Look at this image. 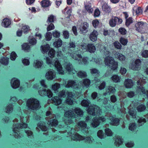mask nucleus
Instances as JSON below:
<instances>
[{"label":"nucleus","instance_id":"nucleus-58","mask_svg":"<svg viewBox=\"0 0 148 148\" xmlns=\"http://www.w3.org/2000/svg\"><path fill=\"white\" fill-rule=\"evenodd\" d=\"M127 71V69L123 67H121L120 70V73L122 75H124L125 74Z\"/></svg>","mask_w":148,"mask_h":148},{"label":"nucleus","instance_id":"nucleus-35","mask_svg":"<svg viewBox=\"0 0 148 148\" xmlns=\"http://www.w3.org/2000/svg\"><path fill=\"white\" fill-rule=\"evenodd\" d=\"M50 47L49 45H46L45 46H41V50L44 53L47 52L50 49Z\"/></svg>","mask_w":148,"mask_h":148},{"label":"nucleus","instance_id":"nucleus-36","mask_svg":"<svg viewBox=\"0 0 148 148\" xmlns=\"http://www.w3.org/2000/svg\"><path fill=\"white\" fill-rule=\"evenodd\" d=\"M122 140L119 136H118L116 138V140L114 142V144L116 146H119L122 143Z\"/></svg>","mask_w":148,"mask_h":148},{"label":"nucleus","instance_id":"nucleus-12","mask_svg":"<svg viewBox=\"0 0 148 148\" xmlns=\"http://www.w3.org/2000/svg\"><path fill=\"white\" fill-rule=\"evenodd\" d=\"M37 126L42 132H46L48 130V127L45 125V123L44 121H40L37 124Z\"/></svg>","mask_w":148,"mask_h":148},{"label":"nucleus","instance_id":"nucleus-11","mask_svg":"<svg viewBox=\"0 0 148 148\" xmlns=\"http://www.w3.org/2000/svg\"><path fill=\"white\" fill-rule=\"evenodd\" d=\"M128 129L131 132L136 133L137 131V126L135 122L130 123L128 125Z\"/></svg>","mask_w":148,"mask_h":148},{"label":"nucleus","instance_id":"nucleus-51","mask_svg":"<svg viewBox=\"0 0 148 148\" xmlns=\"http://www.w3.org/2000/svg\"><path fill=\"white\" fill-rule=\"evenodd\" d=\"M141 55L143 57L147 58L148 57V50H145L142 51Z\"/></svg>","mask_w":148,"mask_h":148},{"label":"nucleus","instance_id":"nucleus-22","mask_svg":"<svg viewBox=\"0 0 148 148\" xmlns=\"http://www.w3.org/2000/svg\"><path fill=\"white\" fill-rule=\"evenodd\" d=\"M9 59L8 58L2 57L0 60V62L3 65H7L8 64Z\"/></svg>","mask_w":148,"mask_h":148},{"label":"nucleus","instance_id":"nucleus-56","mask_svg":"<svg viewBox=\"0 0 148 148\" xmlns=\"http://www.w3.org/2000/svg\"><path fill=\"white\" fill-rule=\"evenodd\" d=\"M146 122V119L145 118H143V117L139 118L138 120V123L141 125H143L144 123H145Z\"/></svg>","mask_w":148,"mask_h":148},{"label":"nucleus","instance_id":"nucleus-45","mask_svg":"<svg viewBox=\"0 0 148 148\" xmlns=\"http://www.w3.org/2000/svg\"><path fill=\"white\" fill-rule=\"evenodd\" d=\"M108 89V92L109 95L110 94H114L116 90L115 87H114L111 86H110L109 87Z\"/></svg>","mask_w":148,"mask_h":148},{"label":"nucleus","instance_id":"nucleus-64","mask_svg":"<svg viewBox=\"0 0 148 148\" xmlns=\"http://www.w3.org/2000/svg\"><path fill=\"white\" fill-rule=\"evenodd\" d=\"M99 23V22L97 19L94 20L92 22V25L95 28H96L97 26Z\"/></svg>","mask_w":148,"mask_h":148},{"label":"nucleus","instance_id":"nucleus-43","mask_svg":"<svg viewBox=\"0 0 148 148\" xmlns=\"http://www.w3.org/2000/svg\"><path fill=\"white\" fill-rule=\"evenodd\" d=\"M75 82L74 81L72 80H70L68 82L67 84L65 86L66 88H69L70 87H72L75 84Z\"/></svg>","mask_w":148,"mask_h":148},{"label":"nucleus","instance_id":"nucleus-25","mask_svg":"<svg viewBox=\"0 0 148 148\" xmlns=\"http://www.w3.org/2000/svg\"><path fill=\"white\" fill-rule=\"evenodd\" d=\"M34 66L36 68H40L43 65V62L42 61H40L38 60H36Z\"/></svg>","mask_w":148,"mask_h":148},{"label":"nucleus","instance_id":"nucleus-38","mask_svg":"<svg viewBox=\"0 0 148 148\" xmlns=\"http://www.w3.org/2000/svg\"><path fill=\"white\" fill-rule=\"evenodd\" d=\"M72 65L70 63L66 64L65 66V68L66 71L69 73H71L72 72V69L71 68Z\"/></svg>","mask_w":148,"mask_h":148},{"label":"nucleus","instance_id":"nucleus-24","mask_svg":"<svg viewBox=\"0 0 148 148\" xmlns=\"http://www.w3.org/2000/svg\"><path fill=\"white\" fill-rule=\"evenodd\" d=\"M115 56L120 61H124L125 59V56L119 52H117L115 54Z\"/></svg>","mask_w":148,"mask_h":148},{"label":"nucleus","instance_id":"nucleus-32","mask_svg":"<svg viewBox=\"0 0 148 148\" xmlns=\"http://www.w3.org/2000/svg\"><path fill=\"white\" fill-rule=\"evenodd\" d=\"M60 84L58 83H55L52 85L51 86L52 89L55 92H56L58 91V90L60 88Z\"/></svg>","mask_w":148,"mask_h":148},{"label":"nucleus","instance_id":"nucleus-63","mask_svg":"<svg viewBox=\"0 0 148 148\" xmlns=\"http://www.w3.org/2000/svg\"><path fill=\"white\" fill-rule=\"evenodd\" d=\"M135 95V92L133 91H130L127 93V96L129 98H132Z\"/></svg>","mask_w":148,"mask_h":148},{"label":"nucleus","instance_id":"nucleus-57","mask_svg":"<svg viewBox=\"0 0 148 148\" xmlns=\"http://www.w3.org/2000/svg\"><path fill=\"white\" fill-rule=\"evenodd\" d=\"M66 102L69 105H71L73 104V101L70 96L68 97L66 100Z\"/></svg>","mask_w":148,"mask_h":148},{"label":"nucleus","instance_id":"nucleus-10","mask_svg":"<svg viewBox=\"0 0 148 148\" xmlns=\"http://www.w3.org/2000/svg\"><path fill=\"white\" fill-rule=\"evenodd\" d=\"M54 67L56 69L57 72L60 74H64V71L63 69V67L60 62L58 60L55 61Z\"/></svg>","mask_w":148,"mask_h":148},{"label":"nucleus","instance_id":"nucleus-41","mask_svg":"<svg viewBox=\"0 0 148 148\" xmlns=\"http://www.w3.org/2000/svg\"><path fill=\"white\" fill-rule=\"evenodd\" d=\"M62 45V41L61 39H59L53 43L54 46L56 48L60 47Z\"/></svg>","mask_w":148,"mask_h":148},{"label":"nucleus","instance_id":"nucleus-44","mask_svg":"<svg viewBox=\"0 0 148 148\" xmlns=\"http://www.w3.org/2000/svg\"><path fill=\"white\" fill-rule=\"evenodd\" d=\"M55 53V50L53 48L50 49L48 52V55L51 58L54 57Z\"/></svg>","mask_w":148,"mask_h":148},{"label":"nucleus","instance_id":"nucleus-18","mask_svg":"<svg viewBox=\"0 0 148 148\" xmlns=\"http://www.w3.org/2000/svg\"><path fill=\"white\" fill-rule=\"evenodd\" d=\"M74 111L77 115L79 117H82L83 115V111L81 108H79V107L75 108L74 109Z\"/></svg>","mask_w":148,"mask_h":148},{"label":"nucleus","instance_id":"nucleus-15","mask_svg":"<svg viewBox=\"0 0 148 148\" xmlns=\"http://www.w3.org/2000/svg\"><path fill=\"white\" fill-rule=\"evenodd\" d=\"M102 8L103 11L107 13H110L111 10L110 7L108 4L106 2L102 5Z\"/></svg>","mask_w":148,"mask_h":148},{"label":"nucleus","instance_id":"nucleus-8","mask_svg":"<svg viewBox=\"0 0 148 148\" xmlns=\"http://www.w3.org/2000/svg\"><path fill=\"white\" fill-rule=\"evenodd\" d=\"M141 61L139 59H137L134 62H132L130 65L131 69L134 71H138L140 67Z\"/></svg>","mask_w":148,"mask_h":148},{"label":"nucleus","instance_id":"nucleus-60","mask_svg":"<svg viewBox=\"0 0 148 148\" xmlns=\"http://www.w3.org/2000/svg\"><path fill=\"white\" fill-rule=\"evenodd\" d=\"M90 72L92 74H98L99 73V70L95 68L90 69Z\"/></svg>","mask_w":148,"mask_h":148},{"label":"nucleus","instance_id":"nucleus-27","mask_svg":"<svg viewBox=\"0 0 148 148\" xmlns=\"http://www.w3.org/2000/svg\"><path fill=\"white\" fill-rule=\"evenodd\" d=\"M83 84L84 87L87 88L90 84V80L88 78H85L83 80Z\"/></svg>","mask_w":148,"mask_h":148},{"label":"nucleus","instance_id":"nucleus-21","mask_svg":"<svg viewBox=\"0 0 148 148\" xmlns=\"http://www.w3.org/2000/svg\"><path fill=\"white\" fill-rule=\"evenodd\" d=\"M90 103V101L88 99H84L81 102L82 106L86 108L89 107V105Z\"/></svg>","mask_w":148,"mask_h":148},{"label":"nucleus","instance_id":"nucleus-17","mask_svg":"<svg viewBox=\"0 0 148 148\" xmlns=\"http://www.w3.org/2000/svg\"><path fill=\"white\" fill-rule=\"evenodd\" d=\"M77 125L78 126L81 127L82 128V130L83 131H86V130L84 129H86L87 127V124L85 121L83 120L80 121L77 123Z\"/></svg>","mask_w":148,"mask_h":148},{"label":"nucleus","instance_id":"nucleus-62","mask_svg":"<svg viewBox=\"0 0 148 148\" xmlns=\"http://www.w3.org/2000/svg\"><path fill=\"white\" fill-rule=\"evenodd\" d=\"M60 35V33L57 31H55L53 33V36L56 38L59 37Z\"/></svg>","mask_w":148,"mask_h":148},{"label":"nucleus","instance_id":"nucleus-14","mask_svg":"<svg viewBox=\"0 0 148 148\" xmlns=\"http://www.w3.org/2000/svg\"><path fill=\"white\" fill-rule=\"evenodd\" d=\"M124 85L127 88H131L133 86V80L129 79H126L124 82Z\"/></svg>","mask_w":148,"mask_h":148},{"label":"nucleus","instance_id":"nucleus-26","mask_svg":"<svg viewBox=\"0 0 148 148\" xmlns=\"http://www.w3.org/2000/svg\"><path fill=\"white\" fill-rule=\"evenodd\" d=\"M112 80L115 83H117L120 82V77L117 75L115 74L112 76Z\"/></svg>","mask_w":148,"mask_h":148},{"label":"nucleus","instance_id":"nucleus-1","mask_svg":"<svg viewBox=\"0 0 148 148\" xmlns=\"http://www.w3.org/2000/svg\"><path fill=\"white\" fill-rule=\"evenodd\" d=\"M38 92L40 95H42L47 96L49 98L51 97L52 101L56 106L60 105L62 103V99L58 97L55 96L52 97L53 94L51 90L49 89L46 90V89H44L40 90L38 91Z\"/></svg>","mask_w":148,"mask_h":148},{"label":"nucleus","instance_id":"nucleus-54","mask_svg":"<svg viewBox=\"0 0 148 148\" xmlns=\"http://www.w3.org/2000/svg\"><path fill=\"white\" fill-rule=\"evenodd\" d=\"M119 31L121 34L125 35L127 32L126 29L123 27H120L119 29Z\"/></svg>","mask_w":148,"mask_h":148},{"label":"nucleus","instance_id":"nucleus-2","mask_svg":"<svg viewBox=\"0 0 148 148\" xmlns=\"http://www.w3.org/2000/svg\"><path fill=\"white\" fill-rule=\"evenodd\" d=\"M27 106L30 109L36 110L39 108L40 106L39 101L36 98H31L27 102Z\"/></svg>","mask_w":148,"mask_h":148},{"label":"nucleus","instance_id":"nucleus-52","mask_svg":"<svg viewBox=\"0 0 148 148\" xmlns=\"http://www.w3.org/2000/svg\"><path fill=\"white\" fill-rule=\"evenodd\" d=\"M22 62L25 66H28L30 64L29 60L25 58H24L22 60Z\"/></svg>","mask_w":148,"mask_h":148},{"label":"nucleus","instance_id":"nucleus-47","mask_svg":"<svg viewBox=\"0 0 148 148\" xmlns=\"http://www.w3.org/2000/svg\"><path fill=\"white\" fill-rule=\"evenodd\" d=\"M125 145L127 147L131 148L133 147L134 145V143L132 141H130L126 143Z\"/></svg>","mask_w":148,"mask_h":148},{"label":"nucleus","instance_id":"nucleus-29","mask_svg":"<svg viewBox=\"0 0 148 148\" xmlns=\"http://www.w3.org/2000/svg\"><path fill=\"white\" fill-rule=\"evenodd\" d=\"M1 25L5 27H7L9 26V19L7 18H4L1 23Z\"/></svg>","mask_w":148,"mask_h":148},{"label":"nucleus","instance_id":"nucleus-7","mask_svg":"<svg viewBox=\"0 0 148 148\" xmlns=\"http://www.w3.org/2000/svg\"><path fill=\"white\" fill-rule=\"evenodd\" d=\"M105 120V118L103 116L94 117L92 119L91 125L94 128H96L99 125L100 121H104Z\"/></svg>","mask_w":148,"mask_h":148},{"label":"nucleus","instance_id":"nucleus-6","mask_svg":"<svg viewBox=\"0 0 148 148\" xmlns=\"http://www.w3.org/2000/svg\"><path fill=\"white\" fill-rule=\"evenodd\" d=\"M108 119L110 121V124L112 126H117L119 124L120 118L116 117L115 115H110Z\"/></svg>","mask_w":148,"mask_h":148},{"label":"nucleus","instance_id":"nucleus-42","mask_svg":"<svg viewBox=\"0 0 148 148\" xmlns=\"http://www.w3.org/2000/svg\"><path fill=\"white\" fill-rule=\"evenodd\" d=\"M133 22V18L130 17L127 19H126L125 25L127 27H128Z\"/></svg>","mask_w":148,"mask_h":148},{"label":"nucleus","instance_id":"nucleus-31","mask_svg":"<svg viewBox=\"0 0 148 148\" xmlns=\"http://www.w3.org/2000/svg\"><path fill=\"white\" fill-rule=\"evenodd\" d=\"M40 3L42 6L43 8L47 7L50 5L49 1L46 0H42Z\"/></svg>","mask_w":148,"mask_h":148},{"label":"nucleus","instance_id":"nucleus-9","mask_svg":"<svg viewBox=\"0 0 148 148\" xmlns=\"http://www.w3.org/2000/svg\"><path fill=\"white\" fill-rule=\"evenodd\" d=\"M80 46L84 49L86 48L87 51L91 53H94L95 51V47L93 44H88L86 46H85L84 44H82Z\"/></svg>","mask_w":148,"mask_h":148},{"label":"nucleus","instance_id":"nucleus-59","mask_svg":"<svg viewBox=\"0 0 148 148\" xmlns=\"http://www.w3.org/2000/svg\"><path fill=\"white\" fill-rule=\"evenodd\" d=\"M29 43L31 45H34L37 43V40H36L35 38H33L30 40Z\"/></svg>","mask_w":148,"mask_h":148},{"label":"nucleus","instance_id":"nucleus-49","mask_svg":"<svg viewBox=\"0 0 148 148\" xmlns=\"http://www.w3.org/2000/svg\"><path fill=\"white\" fill-rule=\"evenodd\" d=\"M25 133L27 134L28 137L29 138H31L33 137V133L32 131L30 130L25 131Z\"/></svg>","mask_w":148,"mask_h":148},{"label":"nucleus","instance_id":"nucleus-4","mask_svg":"<svg viewBox=\"0 0 148 148\" xmlns=\"http://www.w3.org/2000/svg\"><path fill=\"white\" fill-rule=\"evenodd\" d=\"M64 115L66 118L64 119V123L66 125L72 123L73 122L72 118H75V114H72L71 112L69 110L65 112Z\"/></svg>","mask_w":148,"mask_h":148},{"label":"nucleus","instance_id":"nucleus-19","mask_svg":"<svg viewBox=\"0 0 148 148\" xmlns=\"http://www.w3.org/2000/svg\"><path fill=\"white\" fill-rule=\"evenodd\" d=\"M46 79L48 80H52L54 78L53 73L52 71L50 70L47 72L45 75Z\"/></svg>","mask_w":148,"mask_h":148},{"label":"nucleus","instance_id":"nucleus-34","mask_svg":"<svg viewBox=\"0 0 148 148\" xmlns=\"http://www.w3.org/2000/svg\"><path fill=\"white\" fill-rule=\"evenodd\" d=\"M49 123L52 127L56 126L58 125L59 121L56 119H53L49 121Z\"/></svg>","mask_w":148,"mask_h":148},{"label":"nucleus","instance_id":"nucleus-37","mask_svg":"<svg viewBox=\"0 0 148 148\" xmlns=\"http://www.w3.org/2000/svg\"><path fill=\"white\" fill-rule=\"evenodd\" d=\"M30 48V46L27 43H24L22 45V50L25 51H28Z\"/></svg>","mask_w":148,"mask_h":148},{"label":"nucleus","instance_id":"nucleus-30","mask_svg":"<svg viewBox=\"0 0 148 148\" xmlns=\"http://www.w3.org/2000/svg\"><path fill=\"white\" fill-rule=\"evenodd\" d=\"M146 109V107L144 104H141L136 107V109L138 112L144 111Z\"/></svg>","mask_w":148,"mask_h":148},{"label":"nucleus","instance_id":"nucleus-23","mask_svg":"<svg viewBox=\"0 0 148 148\" xmlns=\"http://www.w3.org/2000/svg\"><path fill=\"white\" fill-rule=\"evenodd\" d=\"M88 24L86 22H84L81 29V32L84 33L87 32L88 31Z\"/></svg>","mask_w":148,"mask_h":148},{"label":"nucleus","instance_id":"nucleus-40","mask_svg":"<svg viewBox=\"0 0 148 148\" xmlns=\"http://www.w3.org/2000/svg\"><path fill=\"white\" fill-rule=\"evenodd\" d=\"M97 136L99 138L102 139L104 138L105 136L104 133L102 130H99L97 132Z\"/></svg>","mask_w":148,"mask_h":148},{"label":"nucleus","instance_id":"nucleus-28","mask_svg":"<svg viewBox=\"0 0 148 148\" xmlns=\"http://www.w3.org/2000/svg\"><path fill=\"white\" fill-rule=\"evenodd\" d=\"M73 138L74 139L73 140H80L85 139L84 137L77 133L74 135Z\"/></svg>","mask_w":148,"mask_h":148},{"label":"nucleus","instance_id":"nucleus-33","mask_svg":"<svg viewBox=\"0 0 148 148\" xmlns=\"http://www.w3.org/2000/svg\"><path fill=\"white\" fill-rule=\"evenodd\" d=\"M105 134L107 136L110 137L112 136L113 133L109 128H106L104 130Z\"/></svg>","mask_w":148,"mask_h":148},{"label":"nucleus","instance_id":"nucleus-3","mask_svg":"<svg viewBox=\"0 0 148 148\" xmlns=\"http://www.w3.org/2000/svg\"><path fill=\"white\" fill-rule=\"evenodd\" d=\"M105 63L108 66L111 70L115 71L118 67V62L114 60V58L111 56H108L105 58Z\"/></svg>","mask_w":148,"mask_h":148},{"label":"nucleus","instance_id":"nucleus-53","mask_svg":"<svg viewBox=\"0 0 148 148\" xmlns=\"http://www.w3.org/2000/svg\"><path fill=\"white\" fill-rule=\"evenodd\" d=\"M115 47L117 49H120L121 48V46L118 41H115L113 43Z\"/></svg>","mask_w":148,"mask_h":148},{"label":"nucleus","instance_id":"nucleus-16","mask_svg":"<svg viewBox=\"0 0 148 148\" xmlns=\"http://www.w3.org/2000/svg\"><path fill=\"white\" fill-rule=\"evenodd\" d=\"M87 108L88 113L89 114L94 116L95 115L96 113L95 112V108L94 106H90Z\"/></svg>","mask_w":148,"mask_h":148},{"label":"nucleus","instance_id":"nucleus-50","mask_svg":"<svg viewBox=\"0 0 148 148\" xmlns=\"http://www.w3.org/2000/svg\"><path fill=\"white\" fill-rule=\"evenodd\" d=\"M85 9L87 11L89 12L92 13L93 11V9L91 7V6L90 5H86L85 6Z\"/></svg>","mask_w":148,"mask_h":148},{"label":"nucleus","instance_id":"nucleus-55","mask_svg":"<svg viewBox=\"0 0 148 148\" xmlns=\"http://www.w3.org/2000/svg\"><path fill=\"white\" fill-rule=\"evenodd\" d=\"M22 29L24 33H26L28 32L29 29V27L28 25H25L23 26Z\"/></svg>","mask_w":148,"mask_h":148},{"label":"nucleus","instance_id":"nucleus-13","mask_svg":"<svg viewBox=\"0 0 148 148\" xmlns=\"http://www.w3.org/2000/svg\"><path fill=\"white\" fill-rule=\"evenodd\" d=\"M98 34V32L95 30H94L90 35V39L91 41H95L97 39V36Z\"/></svg>","mask_w":148,"mask_h":148},{"label":"nucleus","instance_id":"nucleus-46","mask_svg":"<svg viewBox=\"0 0 148 148\" xmlns=\"http://www.w3.org/2000/svg\"><path fill=\"white\" fill-rule=\"evenodd\" d=\"M119 41L123 45H126L127 43L128 40L125 38L121 37L119 39Z\"/></svg>","mask_w":148,"mask_h":148},{"label":"nucleus","instance_id":"nucleus-48","mask_svg":"<svg viewBox=\"0 0 148 148\" xmlns=\"http://www.w3.org/2000/svg\"><path fill=\"white\" fill-rule=\"evenodd\" d=\"M17 55L15 52L13 51L10 54V59L12 60H14L16 58Z\"/></svg>","mask_w":148,"mask_h":148},{"label":"nucleus","instance_id":"nucleus-61","mask_svg":"<svg viewBox=\"0 0 148 148\" xmlns=\"http://www.w3.org/2000/svg\"><path fill=\"white\" fill-rule=\"evenodd\" d=\"M54 29V26L52 23H51L47 27V31H50L53 30Z\"/></svg>","mask_w":148,"mask_h":148},{"label":"nucleus","instance_id":"nucleus-20","mask_svg":"<svg viewBox=\"0 0 148 148\" xmlns=\"http://www.w3.org/2000/svg\"><path fill=\"white\" fill-rule=\"evenodd\" d=\"M20 85V81L18 79H14L11 84V86L14 89H16L18 88Z\"/></svg>","mask_w":148,"mask_h":148},{"label":"nucleus","instance_id":"nucleus-5","mask_svg":"<svg viewBox=\"0 0 148 148\" xmlns=\"http://www.w3.org/2000/svg\"><path fill=\"white\" fill-rule=\"evenodd\" d=\"M122 19L115 16L111 18L109 21V24L111 27H115L116 25H120L122 23Z\"/></svg>","mask_w":148,"mask_h":148},{"label":"nucleus","instance_id":"nucleus-39","mask_svg":"<svg viewBox=\"0 0 148 148\" xmlns=\"http://www.w3.org/2000/svg\"><path fill=\"white\" fill-rule=\"evenodd\" d=\"M77 76L80 78L86 77L87 74L86 73L83 71H79L77 73Z\"/></svg>","mask_w":148,"mask_h":148}]
</instances>
